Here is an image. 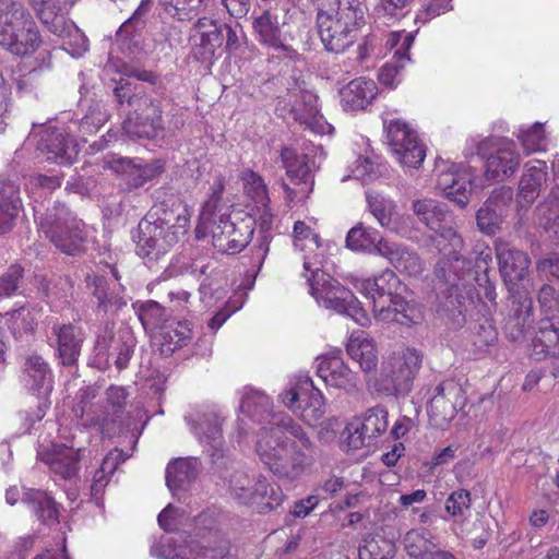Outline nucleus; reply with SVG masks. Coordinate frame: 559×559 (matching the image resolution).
I'll return each instance as SVG.
<instances>
[{
    "instance_id": "61",
    "label": "nucleus",
    "mask_w": 559,
    "mask_h": 559,
    "mask_svg": "<svg viewBox=\"0 0 559 559\" xmlns=\"http://www.w3.org/2000/svg\"><path fill=\"white\" fill-rule=\"evenodd\" d=\"M414 44V35L405 32H394L389 34L386 47L396 48L393 55L394 59L409 60L408 51Z\"/></svg>"
},
{
    "instance_id": "30",
    "label": "nucleus",
    "mask_w": 559,
    "mask_h": 559,
    "mask_svg": "<svg viewBox=\"0 0 559 559\" xmlns=\"http://www.w3.org/2000/svg\"><path fill=\"white\" fill-rule=\"evenodd\" d=\"M199 474L197 459H176L167 465L166 485L171 492L186 489Z\"/></svg>"
},
{
    "instance_id": "22",
    "label": "nucleus",
    "mask_w": 559,
    "mask_h": 559,
    "mask_svg": "<svg viewBox=\"0 0 559 559\" xmlns=\"http://www.w3.org/2000/svg\"><path fill=\"white\" fill-rule=\"evenodd\" d=\"M378 255L386 259L400 273L407 276H419L425 269L417 252L395 241L380 242Z\"/></svg>"
},
{
    "instance_id": "10",
    "label": "nucleus",
    "mask_w": 559,
    "mask_h": 559,
    "mask_svg": "<svg viewBox=\"0 0 559 559\" xmlns=\"http://www.w3.org/2000/svg\"><path fill=\"white\" fill-rule=\"evenodd\" d=\"M307 281L311 296L320 306L340 314H346L361 326L368 325L369 318L360 307L358 299L333 276L316 269L311 276L307 277Z\"/></svg>"
},
{
    "instance_id": "45",
    "label": "nucleus",
    "mask_w": 559,
    "mask_h": 559,
    "mask_svg": "<svg viewBox=\"0 0 559 559\" xmlns=\"http://www.w3.org/2000/svg\"><path fill=\"white\" fill-rule=\"evenodd\" d=\"M243 188L246 193L254 201V203L265 211V221L267 222L271 217L269 203L267 187L257 173L252 170H246L242 174Z\"/></svg>"
},
{
    "instance_id": "58",
    "label": "nucleus",
    "mask_w": 559,
    "mask_h": 559,
    "mask_svg": "<svg viewBox=\"0 0 559 559\" xmlns=\"http://www.w3.org/2000/svg\"><path fill=\"white\" fill-rule=\"evenodd\" d=\"M69 135L64 123L58 120H48L44 123H33L29 136L40 140H66Z\"/></svg>"
},
{
    "instance_id": "35",
    "label": "nucleus",
    "mask_w": 559,
    "mask_h": 559,
    "mask_svg": "<svg viewBox=\"0 0 559 559\" xmlns=\"http://www.w3.org/2000/svg\"><path fill=\"white\" fill-rule=\"evenodd\" d=\"M403 545L406 552L416 559H427L432 551L439 549L435 536L425 528L408 531L403 538Z\"/></svg>"
},
{
    "instance_id": "12",
    "label": "nucleus",
    "mask_w": 559,
    "mask_h": 559,
    "mask_svg": "<svg viewBox=\"0 0 559 559\" xmlns=\"http://www.w3.org/2000/svg\"><path fill=\"white\" fill-rule=\"evenodd\" d=\"M254 230V219L242 212L221 215L211 228L215 250L224 254H236L249 243Z\"/></svg>"
},
{
    "instance_id": "32",
    "label": "nucleus",
    "mask_w": 559,
    "mask_h": 559,
    "mask_svg": "<svg viewBox=\"0 0 559 559\" xmlns=\"http://www.w3.org/2000/svg\"><path fill=\"white\" fill-rule=\"evenodd\" d=\"M252 27L260 44L272 47L275 50L287 49L282 40V32L276 14L264 11L261 15L253 19Z\"/></svg>"
},
{
    "instance_id": "24",
    "label": "nucleus",
    "mask_w": 559,
    "mask_h": 559,
    "mask_svg": "<svg viewBox=\"0 0 559 559\" xmlns=\"http://www.w3.org/2000/svg\"><path fill=\"white\" fill-rule=\"evenodd\" d=\"M341 104L345 111L365 109L376 98L378 87L374 81L358 78L341 90Z\"/></svg>"
},
{
    "instance_id": "55",
    "label": "nucleus",
    "mask_w": 559,
    "mask_h": 559,
    "mask_svg": "<svg viewBox=\"0 0 559 559\" xmlns=\"http://www.w3.org/2000/svg\"><path fill=\"white\" fill-rule=\"evenodd\" d=\"M138 317L145 330H155L166 320L165 309L154 300L142 304L139 307Z\"/></svg>"
},
{
    "instance_id": "52",
    "label": "nucleus",
    "mask_w": 559,
    "mask_h": 559,
    "mask_svg": "<svg viewBox=\"0 0 559 559\" xmlns=\"http://www.w3.org/2000/svg\"><path fill=\"white\" fill-rule=\"evenodd\" d=\"M343 442L348 449L358 450L372 444L370 435L366 431L359 417L353 418L342 432Z\"/></svg>"
},
{
    "instance_id": "18",
    "label": "nucleus",
    "mask_w": 559,
    "mask_h": 559,
    "mask_svg": "<svg viewBox=\"0 0 559 559\" xmlns=\"http://www.w3.org/2000/svg\"><path fill=\"white\" fill-rule=\"evenodd\" d=\"M104 168H108L121 176L129 190L143 187L164 171V165L159 160L141 165L136 164L132 158L114 154L105 157Z\"/></svg>"
},
{
    "instance_id": "7",
    "label": "nucleus",
    "mask_w": 559,
    "mask_h": 559,
    "mask_svg": "<svg viewBox=\"0 0 559 559\" xmlns=\"http://www.w3.org/2000/svg\"><path fill=\"white\" fill-rule=\"evenodd\" d=\"M423 354L414 347H403L383 358L374 380L377 392L385 396H406L421 368Z\"/></svg>"
},
{
    "instance_id": "16",
    "label": "nucleus",
    "mask_w": 559,
    "mask_h": 559,
    "mask_svg": "<svg viewBox=\"0 0 559 559\" xmlns=\"http://www.w3.org/2000/svg\"><path fill=\"white\" fill-rule=\"evenodd\" d=\"M476 175L471 167L450 165L437 175L438 187L447 199L460 207H465L475 189Z\"/></svg>"
},
{
    "instance_id": "33",
    "label": "nucleus",
    "mask_w": 559,
    "mask_h": 559,
    "mask_svg": "<svg viewBox=\"0 0 559 559\" xmlns=\"http://www.w3.org/2000/svg\"><path fill=\"white\" fill-rule=\"evenodd\" d=\"M22 502L34 512L38 520L45 523L58 520L57 503L46 491L27 489L23 493Z\"/></svg>"
},
{
    "instance_id": "60",
    "label": "nucleus",
    "mask_w": 559,
    "mask_h": 559,
    "mask_svg": "<svg viewBox=\"0 0 559 559\" xmlns=\"http://www.w3.org/2000/svg\"><path fill=\"white\" fill-rule=\"evenodd\" d=\"M486 203L506 218L513 203L512 188L501 186L495 189L486 200Z\"/></svg>"
},
{
    "instance_id": "6",
    "label": "nucleus",
    "mask_w": 559,
    "mask_h": 559,
    "mask_svg": "<svg viewBox=\"0 0 559 559\" xmlns=\"http://www.w3.org/2000/svg\"><path fill=\"white\" fill-rule=\"evenodd\" d=\"M41 44L38 26L27 8L0 0V45L15 56L33 55Z\"/></svg>"
},
{
    "instance_id": "20",
    "label": "nucleus",
    "mask_w": 559,
    "mask_h": 559,
    "mask_svg": "<svg viewBox=\"0 0 559 559\" xmlns=\"http://www.w3.org/2000/svg\"><path fill=\"white\" fill-rule=\"evenodd\" d=\"M186 421L190 426L191 431L199 441L207 447V451H212L214 457L215 452L223 447L222 419L214 408L197 409L186 417Z\"/></svg>"
},
{
    "instance_id": "21",
    "label": "nucleus",
    "mask_w": 559,
    "mask_h": 559,
    "mask_svg": "<svg viewBox=\"0 0 559 559\" xmlns=\"http://www.w3.org/2000/svg\"><path fill=\"white\" fill-rule=\"evenodd\" d=\"M51 335L61 364L66 367L76 365L85 341L82 328L72 323H55Z\"/></svg>"
},
{
    "instance_id": "14",
    "label": "nucleus",
    "mask_w": 559,
    "mask_h": 559,
    "mask_svg": "<svg viewBox=\"0 0 559 559\" xmlns=\"http://www.w3.org/2000/svg\"><path fill=\"white\" fill-rule=\"evenodd\" d=\"M280 397L287 408L308 425L316 424L325 413L323 394L313 388L312 381L307 377H300L295 382H290Z\"/></svg>"
},
{
    "instance_id": "17",
    "label": "nucleus",
    "mask_w": 559,
    "mask_h": 559,
    "mask_svg": "<svg viewBox=\"0 0 559 559\" xmlns=\"http://www.w3.org/2000/svg\"><path fill=\"white\" fill-rule=\"evenodd\" d=\"M445 245L447 250L439 251L442 257L437 262L436 276L455 289H459L460 286L466 287L472 281H479L474 276L472 260L461 253L463 245L457 249L449 246V242Z\"/></svg>"
},
{
    "instance_id": "1",
    "label": "nucleus",
    "mask_w": 559,
    "mask_h": 559,
    "mask_svg": "<svg viewBox=\"0 0 559 559\" xmlns=\"http://www.w3.org/2000/svg\"><path fill=\"white\" fill-rule=\"evenodd\" d=\"M240 411L263 426L257 438L255 453L280 480L293 484L316 462L317 445L290 416L274 413L271 399L261 391H245Z\"/></svg>"
},
{
    "instance_id": "42",
    "label": "nucleus",
    "mask_w": 559,
    "mask_h": 559,
    "mask_svg": "<svg viewBox=\"0 0 559 559\" xmlns=\"http://www.w3.org/2000/svg\"><path fill=\"white\" fill-rule=\"evenodd\" d=\"M10 329L15 337H23L34 333L40 317L37 306H23L9 313Z\"/></svg>"
},
{
    "instance_id": "28",
    "label": "nucleus",
    "mask_w": 559,
    "mask_h": 559,
    "mask_svg": "<svg viewBox=\"0 0 559 559\" xmlns=\"http://www.w3.org/2000/svg\"><path fill=\"white\" fill-rule=\"evenodd\" d=\"M228 554V540L216 533L201 540L191 539L182 549L185 559H224Z\"/></svg>"
},
{
    "instance_id": "44",
    "label": "nucleus",
    "mask_w": 559,
    "mask_h": 559,
    "mask_svg": "<svg viewBox=\"0 0 559 559\" xmlns=\"http://www.w3.org/2000/svg\"><path fill=\"white\" fill-rule=\"evenodd\" d=\"M347 353L366 372L377 366L378 353L374 343L370 340L350 338L347 344Z\"/></svg>"
},
{
    "instance_id": "27",
    "label": "nucleus",
    "mask_w": 559,
    "mask_h": 559,
    "mask_svg": "<svg viewBox=\"0 0 559 559\" xmlns=\"http://www.w3.org/2000/svg\"><path fill=\"white\" fill-rule=\"evenodd\" d=\"M80 451L64 444H55L43 455L50 471L63 479L74 477L79 471Z\"/></svg>"
},
{
    "instance_id": "51",
    "label": "nucleus",
    "mask_w": 559,
    "mask_h": 559,
    "mask_svg": "<svg viewBox=\"0 0 559 559\" xmlns=\"http://www.w3.org/2000/svg\"><path fill=\"white\" fill-rule=\"evenodd\" d=\"M380 157L377 155H366L358 157L352 169L353 178L360 180L364 185H369L381 176Z\"/></svg>"
},
{
    "instance_id": "19",
    "label": "nucleus",
    "mask_w": 559,
    "mask_h": 559,
    "mask_svg": "<svg viewBox=\"0 0 559 559\" xmlns=\"http://www.w3.org/2000/svg\"><path fill=\"white\" fill-rule=\"evenodd\" d=\"M317 373L328 386L353 394L358 390L360 379L343 360L340 353L317 358Z\"/></svg>"
},
{
    "instance_id": "2",
    "label": "nucleus",
    "mask_w": 559,
    "mask_h": 559,
    "mask_svg": "<svg viewBox=\"0 0 559 559\" xmlns=\"http://www.w3.org/2000/svg\"><path fill=\"white\" fill-rule=\"evenodd\" d=\"M496 255L499 272L510 293L504 331L512 342H518L524 337L532 323L533 300L527 287H520L528 276L531 260L525 252L501 239L496 241Z\"/></svg>"
},
{
    "instance_id": "25",
    "label": "nucleus",
    "mask_w": 559,
    "mask_h": 559,
    "mask_svg": "<svg viewBox=\"0 0 559 559\" xmlns=\"http://www.w3.org/2000/svg\"><path fill=\"white\" fill-rule=\"evenodd\" d=\"M547 165L544 160L533 159L526 164L518 194V205L530 206L538 197L543 185L547 180Z\"/></svg>"
},
{
    "instance_id": "50",
    "label": "nucleus",
    "mask_w": 559,
    "mask_h": 559,
    "mask_svg": "<svg viewBox=\"0 0 559 559\" xmlns=\"http://www.w3.org/2000/svg\"><path fill=\"white\" fill-rule=\"evenodd\" d=\"M293 243L296 250L313 252L321 247V239L309 225L297 221L293 228Z\"/></svg>"
},
{
    "instance_id": "40",
    "label": "nucleus",
    "mask_w": 559,
    "mask_h": 559,
    "mask_svg": "<svg viewBox=\"0 0 559 559\" xmlns=\"http://www.w3.org/2000/svg\"><path fill=\"white\" fill-rule=\"evenodd\" d=\"M394 555L395 544L379 533L367 535L358 549L359 559H392Z\"/></svg>"
},
{
    "instance_id": "4",
    "label": "nucleus",
    "mask_w": 559,
    "mask_h": 559,
    "mask_svg": "<svg viewBox=\"0 0 559 559\" xmlns=\"http://www.w3.org/2000/svg\"><path fill=\"white\" fill-rule=\"evenodd\" d=\"M355 287L372 300L373 317L379 322L409 325L421 320L420 310L405 299L406 286L392 270L373 278L358 280Z\"/></svg>"
},
{
    "instance_id": "31",
    "label": "nucleus",
    "mask_w": 559,
    "mask_h": 559,
    "mask_svg": "<svg viewBox=\"0 0 559 559\" xmlns=\"http://www.w3.org/2000/svg\"><path fill=\"white\" fill-rule=\"evenodd\" d=\"M23 381L33 391H50L52 389L51 370L41 356L32 354L26 357L23 367Z\"/></svg>"
},
{
    "instance_id": "37",
    "label": "nucleus",
    "mask_w": 559,
    "mask_h": 559,
    "mask_svg": "<svg viewBox=\"0 0 559 559\" xmlns=\"http://www.w3.org/2000/svg\"><path fill=\"white\" fill-rule=\"evenodd\" d=\"M105 396V412L102 416H98L95 419V425L100 427H104L109 423H115L121 417L127 405L129 393L123 386L110 385L106 390Z\"/></svg>"
},
{
    "instance_id": "64",
    "label": "nucleus",
    "mask_w": 559,
    "mask_h": 559,
    "mask_svg": "<svg viewBox=\"0 0 559 559\" xmlns=\"http://www.w3.org/2000/svg\"><path fill=\"white\" fill-rule=\"evenodd\" d=\"M224 43L223 24L212 25V28L202 33L200 46L203 49V57H212L216 48Z\"/></svg>"
},
{
    "instance_id": "57",
    "label": "nucleus",
    "mask_w": 559,
    "mask_h": 559,
    "mask_svg": "<svg viewBox=\"0 0 559 559\" xmlns=\"http://www.w3.org/2000/svg\"><path fill=\"white\" fill-rule=\"evenodd\" d=\"M476 221L484 234L495 235L501 229L504 217L485 202L477 212Z\"/></svg>"
},
{
    "instance_id": "9",
    "label": "nucleus",
    "mask_w": 559,
    "mask_h": 559,
    "mask_svg": "<svg viewBox=\"0 0 559 559\" xmlns=\"http://www.w3.org/2000/svg\"><path fill=\"white\" fill-rule=\"evenodd\" d=\"M39 228L60 251L74 255L84 250L85 225L62 203H56L41 214Z\"/></svg>"
},
{
    "instance_id": "29",
    "label": "nucleus",
    "mask_w": 559,
    "mask_h": 559,
    "mask_svg": "<svg viewBox=\"0 0 559 559\" xmlns=\"http://www.w3.org/2000/svg\"><path fill=\"white\" fill-rule=\"evenodd\" d=\"M281 156L286 174L295 185L312 186V170L316 164L307 153H298L292 148L284 147Z\"/></svg>"
},
{
    "instance_id": "5",
    "label": "nucleus",
    "mask_w": 559,
    "mask_h": 559,
    "mask_svg": "<svg viewBox=\"0 0 559 559\" xmlns=\"http://www.w3.org/2000/svg\"><path fill=\"white\" fill-rule=\"evenodd\" d=\"M317 26L325 49L340 53L352 46L366 24V8L359 0H319Z\"/></svg>"
},
{
    "instance_id": "54",
    "label": "nucleus",
    "mask_w": 559,
    "mask_h": 559,
    "mask_svg": "<svg viewBox=\"0 0 559 559\" xmlns=\"http://www.w3.org/2000/svg\"><path fill=\"white\" fill-rule=\"evenodd\" d=\"M359 418L365 427V432L367 431L370 435L372 441L385 432L389 426L388 412L380 406L368 409L365 415Z\"/></svg>"
},
{
    "instance_id": "23",
    "label": "nucleus",
    "mask_w": 559,
    "mask_h": 559,
    "mask_svg": "<svg viewBox=\"0 0 559 559\" xmlns=\"http://www.w3.org/2000/svg\"><path fill=\"white\" fill-rule=\"evenodd\" d=\"M134 347V338L129 331H120L117 335H99L96 341L98 355L112 358L118 369L127 367Z\"/></svg>"
},
{
    "instance_id": "15",
    "label": "nucleus",
    "mask_w": 559,
    "mask_h": 559,
    "mask_svg": "<svg viewBox=\"0 0 559 559\" xmlns=\"http://www.w3.org/2000/svg\"><path fill=\"white\" fill-rule=\"evenodd\" d=\"M465 400L463 388L457 382L447 380L439 383L427 408L430 425L438 429L447 428L465 405Z\"/></svg>"
},
{
    "instance_id": "39",
    "label": "nucleus",
    "mask_w": 559,
    "mask_h": 559,
    "mask_svg": "<svg viewBox=\"0 0 559 559\" xmlns=\"http://www.w3.org/2000/svg\"><path fill=\"white\" fill-rule=\"evenodd\" d=\"M86 282L92 295L98 301V309L108 311L114 308L118 310L126 306V301L111 292L108 281L104 276L88 275Z\"/></svg>"
},
{
    "instance_id": "34",
    "label": "nucleus",
    "mask_w": 559,
    "mask_h": 559,
    "mask_svg": "<svg viewBox=\"0 0 559 559\" xmlns=\"http://www.w3.org/2000/svg\"><path fill=\"white\" fill-rule=\"evenodd\" d=\"M395 160L404 167L418 168L426 157L424 142H384Z\"/></svg>"
},
{
    "instance_id": "59",
    "label": "nucleus",
    "mask_w": 559,
    "mask_h": 559,
    "mask_svg": "<svg viewBox=\"0 0 559 559\" xmlns=\"http://www.w3.org/2000/svg\"><path fill=\"white\" fill-rule=\"evenodd\" d=\"M0 206L16 214H19L22 209L20 187L13 180L0 179Z\"/></svg>"
},
{
    "instance_id": "36",
    "label": "nucleus",
    "mask_w": 559,
    "mask_h": 559,
    "mask_svg": "<svg viewBox=\"0 0 559 559\" xmlns=\"http://www.w3.org/2000/svg\"><path fill=\"white\" fill-rule=\"evenodd\" d=\"M388 241L382 238L378 230L358 224L346 236V246L353 251H362L378 254L380 242Z\"/></svg>"
},
{
    "instance_id": "13",
    "label": "nucleus",
    "mask_w": 559,
    "mask_h": 559,
    "mask_svg": "<svg viewBox=\"0 0 559 559\" xmlns=\"http://www.w3.org/2000/svg\"><path fill=\"white\" fill-rule=\"evenodd\" d=\"M413 212L419 222L435 233L431 239L438 251L447 250L445 242L454 249L462 246V238L451 226L452 215L445 205L432 199L416 200Z\"/></svg>"
},
{
    "instance_id": "41",
    "label": "nucleus",
    "mask_w": 559,
    "mask_h": 559,
    "mask_svg": "<svg viewBox=\"0 0 559 559\" xmlns=\"http://www.w3.org/2000/svg\"><path fill=\"white\" fill-rule=\"evenodd\" d=\"M60 1L47 3L40 8L34 9L36 16L41 24L52 34L62 37L69 33L70 24L61 14Z\"/></svg>"
},
{
    "instance_id": "62",
    "label": "nucleus",
    "mask_w": 559,
    "mask_h": 559,
    "mask_svg": "<svg viewBox=\"0 0 559 559\" xmlns=\"http://www.w3.org/2000/svg\"><path fill=\"white\" fill-rule=\"evenodd\" d=\"M471 493L465 489L453 491L445 501V511L452 516H463L469 510Z\"/></svg>"
},
{
    "instance_id": "56",
    "label": "nucleus",
    "mask_w": 559,
    "mask_h": 559,
    "mask_svg": "<svg viewBox=\"0 0 559 559\" xmlns=\"http://www.w3.org/2000/svg\"><path fill=\"white\" fill-rule=\"evenodd\" d=\"M538 225L555 234L559 231V199H549L536 209Z\"/></svg>"
},
{
    "instance_id": "26",
    "label": "nucleus",
    "mask_w": 559,
    "mask_h": 559,
    "mask_svg": "<svg viewBox=\"0 0 559 559\" xmlns=\"http://www.w3.org/2000/svg\"><path fill=\"white\" fill-rule=\"evenodd\" d=\"M521 157L515 142H503L486 159V171L492 179L502 180L512 176L520 166Z\"/></svg>"
},
{
    "instance_id": "49",
    "label": "nucleus",
    "mask_w": 559,
    "mask_h": 559,
    "mask_svg": "<svg viewBox=\"0 0 559 559\" xmlns=\"http://www.w3.org/2000/svg\"><path fill=\"white\" fill-rule=\"evenodd\" d=\"M366 199L368 207L378 223L382 227H390L395 210L394 202L372 189L366 191Z\"/></svg>"
},
{
    "instance_id": "46",
    "label": "nucleus",
    "mask_w": 559,
    "mask_h": 559,
    "mask_svg": "<svg viewBox=\"0 0 559 559\" xmlns=\"http://www.w3.org/2000/svg\"><path fill=\"white\" fill-rule=\"evenodd\" d=\"M38 150L47 155L48 160L62 165L75 162L80 147L79 142H38Z\"/></svg>"
},
{
    "instance_id": "53",
    "label": "nucleus",
    "mask_w": 559,
    "mask_h": 559,
    "mask_svg": "<svg viewBox=\"0 0 559 559\" xmlns=\"http://www.w3.org/2000/svg\"><path fill=\"white\" fill-rule=\"evenodd\" d=\"M153 0H142L134 13L120 26L118 35L135 37L146 25L145 16L148 14Z\"/></svg>"
},
{
    "instance_id": "38",
    "label": "nucleus",
    "mask_w": 559,
    "mask_h": 559,
    "mask_svg": "<svg viewBox=\"0 0 559 559\" xmlns=\"http://www.w3.org/2000/svg\"><path fill=\"white\" fill-rule=\"evenodd\" d=\"M533 346L536 354L559 355V321L542 320Z\"/></svg>"
},
{
    "instance_id": "43",
    "label": "nucleus",
    "mask_w": 559,
    "mask_h": 559,
    "mask_svg": "<svg viewBox=\"0 0 559 559\" xmlns=\"http://www.w3.org/2000/svg\"><path fill=\"white\" fill-rule=\"evenodd\" d=\"M192 337L193 332L191 323L188 321H178L164 333L160 353L165 356H169L175 350L188 345Z\"/></svg>"
},
{
    "instance_id": "8",
    "label": "nucleus",
    "mask_w": 559,
    "mask_h": 559,
    "mask_svg": "<svg viewBox=\"0 0 559 559\" xmlns=\"http://www.w3.org/2000/svg\"><path fill=\"white\" fill-rule=\"evenodd\" d=\"M276 111L298 121L314 135H333L334 128L319 115L318 96L307 88L305 81L294 80L284 96L278 98Z\"/></svg>"
},
{
    "instance_id": "47",
    "label": "nucleus",
    "mask_w": 559,
    "mask_h": 559,
    "mask_svg": "<svg viewBox=\"0 0 559 559\" xmlns=\"http://www.w3.org/2000/svg\"><path fill=\"white\" fill-rule=\"evenodd\" d=\"M124 460L126 457L122 456V452L118 449L110 451L103 459L100 467L95 471L93 476L91 485V492L93 496L96 497L104 491L109 481V476L114 474L120 462H123Z\"/></svg>"
},
{
    "instance_id": "48",
    "label": "nucleus",
    "mask_w": 559,
    "mask_h": 559,
    "mask_svg": "<svg viewBox=\"0 0 559 559\" xmlns=\"http://www.w3.org/2000/svg\"><path fill=\"white\" fill-rule=\"evenodd\" d=\"M203 0H158L160 9L178 21H191L198 16Z\"/></svg>"
},
{
    "instance_id": "11",
    "label": "nucleus",
    "mask_w": 559,
    "mask_h": 559,
    "mask_svg": "<svg viewBox=\"0 0 559 559\" xmlns=\"http://www.w3.org/2000/svg\"><path fill=\"white\" fill-rule=\"evenodd\" d=\"M231 496L243 504L255 506L261 513L269 512L283 502L284 493L276 484L263 475L251 477L245 471H236L229 477Z\"/></svg>"
},
{
    "instance_id": "3",
    "label": "nucleus",
    "mask_w": 559,
    "mask_h": 559,
    "mask_svg": "<svg viewBox=\"0 0 559 559\" xmlns=\"http://www.w3.org/2000/svg\"><path fill=\"white\" fill-rule=\"evenodd\" d=\"M186 212L177 199L155 204L138 226L134 236L138 254L152 259L165 254L187 233L189 217Z\"/></svg>"
},
{
    "instance_id": "63",
    "label": "nucleus",
    "mask_w": 559,
    "mask_h": 559,
    "mask_svg": "<svg viewBox=\"0 0 559 559\" xmlns=\"http://www.w3.org/2000/svg\"><path fill=\"white\" fill-rule=\"evenodd\" d=\"M23 276V269L20 265H11L0 276V299L12 296L19 288Z\"/></svg>"
}]
</instances>
